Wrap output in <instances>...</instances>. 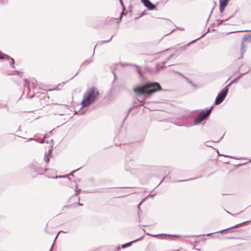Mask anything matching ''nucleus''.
<instances>
[{
    "mask_svg": "<svg viewBox=\"0 0 251 251\" xmlns=\"http://www.w3.org/2000/svg\"><path fill=\"white\" fill-rule=\"evenodd\" d=\"M75 195H78V193H79V192L80 191V189H79L78 190L76 189V190H75Z\"/></svg>",
    "mask_w": 251,
    "mask_h": 251,
    "instance_id": "4be33fe9",
    "label": "nucleus"
},
{
    "mask_svg": "<svg viewBox=\"0 0 251 251\" xmlns=\"http://www.w3.org/2000/svg\"><path fill=\"white\" fill-rule=\"evenodd\" d=\"M203 36H204V35H203L201 36V37H200L199 38H197V39L193 40V41H192L191 42H190V43H189V44H187V45H189L191 43H192L194 42V41H195L196 40H198V39H200V38H201Z\"/></svg>",
    "mask_w": 251,
    "mask_h": 251,
    "instance_id": "5701e85b",
    "label": "nucleus"
},
{
    "mask_svg": "<svg viewBox=\"0 0 251 251\" xmlns=\"http://www.w3.org/2000/svg\"><path fill=\"white\" fill-rule=\"evenodd\" d=\"M201 235L196 236L197 237H200Z\"/></svg>",
    "mask_w": 251,
    "mask_h": 251,
    "instance_id": "bf43d9fd",
    "label": "nucleus"
},
{
    "mask_svg": "<svg viewBox=\"0 0 251 251\" xmlns=\"http://www.w3.org/2000/svg\"><path fill=\"white\" fill-rule=\"evenodd\" d=\"M44 139H42V140H41V141H40V143H44Z\"/></svg>",
    "mask_w": 251,
    "mask_h": 251,
    "instance_id": "f704fd0d",
    "label": "nucleus"
},
{
    "mask_svg": "<svg viewBox=\"0 0 251 251\" xmlns=\"http://www.w3.org/2000/svg\"><path fill=\"white\" fill-rule=\"evenodd\" d=\"M30 140H36V141H37V139H32V138H30Z\"/></svg>",
    "mask_w": 251,
    "mask_h": 251,
    "instance_id": "ea45409f",
    "label": "nucleus"
},
{
    "mask_svg": "<svg viewBox=\"0 0 251 251\" xmlns=\"http://www.w3.org/2000/svg\"><path fill=\"white\" fill-rule=\"evenodd\" d=\"M223 136H222L219 140H218V141H214V143H217V142H219V141H220V140L223 138Z\"/></svg>",
    "mask_w": 251,
    "mask_h": 251,
    "instance_id": "a878e982",
    "label": "nucleus"
},
{
    "mask_svg": "<svg viewBox=\"0 0 251 251\" xmlns=\"http://www.w3.org/2000/svg\"><path fill=\"white\" fill-rule=\"evenodd\" d=\"M212 234V233H208L207 234H206L207 236H209L210 235H211Z\"/></svg>",
    "mask_w": 251,
    "mask_h": 251,
    "instance_id": "4c0bfd02",
    "label": "nucleus"
},
{
    "mask_svg": "<svg viewBox=\"0 0 251 251\" xmlns=\"http://www.w3.org/2000/svg\"><path fill=\"white\" fill-rule=\"evenodd\" d=\"M229 0H219V10L220 13L222 14L226 6L227 5Z\"/></svg>",
    "mask_w": 251,
    "mask_h": 251,
    "instance_id": "6e6552de",
    "label": "nucleus"
},
{
    "mask_svg": "<svg viewBox=\"0 0 251 251\" xmlns=\"http://www.w3.org/2000/svg\"><path fill=\"white\" fill-rule=\"evenodd\" d=\"M127 115H126V118H125V119H124V121H125V119H126V118H127Z\"/></svg>",
    "mask_w": 251,
    "mask_h": 251,
    "instance_id": "de8ad7c7",
    "label": "nucleus"
},
{
    "mask_svg": "<svg viewBox=\"0 0 251 251\" xmlns=\"http://www.w3.org/2000/svg\"><path fill=\"white\" fill-rule=\"evenodd\" d=\"M243 224H244V222H243ZM239 224V225H240L242 224V223H241V224Z\"/></svg>",
    "mask_w": 251,
    "mask_h": 251,
    "instance_id": "6e6d98bb",
    "label": "nucleus"
},
{
    "mask_svg": "<svg viewBox=\"0 0 251 251\" xmlns=\"http://www.w3.org/2000/svg\"><path fill=\"white\" fill-rule=\"evenodd\" d=\"M78 204L79 205H80V206H82V205H83V204H82V203H78Z\"/></svg>",
    "mask_w": 251,
    "mask_h": 251,
    "instance_id": "a19ab883",
    "label": "nucleus"
},
{
    "mask_svg": "<svg viewBox=\"0 0 251 251\" xmlns=\"http://www.w3.org/2000/svg\"><path fill=\"white\" fill-rule=\"evenodd\" d=\"M232 17H233V16H231L228 19H227L225 20H217L216 21L218 22L217 26H219V25H222L224 22H225V21H228L229 19H231Z\"/></svg>",
    "mask_w": 251,
    "mask_h": 251,
    "instance_id": "ddd939ff",
    "label": "nucleus"
},
{
    "mask_svg": "<svg viewBox=\"0 0 251 251\" xmlns=\"http://www.w3.org/2000/svg\"><path fill=\"white\" fill-rule=\"evenodd\" d=\"M75 187H76V188H77V185L76 184H75Z\"/></svg>",
    "mask_w": 251,
    "mask_h": 251,
    "instance_id": "864d4df0",
    "label": "nucleus"
},
{
    "mask_svg": "<svg viewBox=\"0 0 251 251\" xmlns=\"http://www.w3.org/2000/svg\"><path fill=\"white\" fill-rule=\"evenodd\" d=\"M127 115H126V118H125V119H124V121H125V119H126V118H127Z\"/></svg>",
    "mask_w": 251,
    "mask_h": 251,
    "instance_id": "a18cd8bd",
    "label": "nucleus"
},
{
    "mask_svg": "<svg viewBox=\"0 0 251 251\" xmlns=\"http://www.w3.org/2000/svg\"><path fill=\"white\" fill-rule=\"evenodd\" d=\"M99 45V44H97L96 45V46H95V48H94V49L93 55H94V53H95V49L97 45Z\"/></svg>",
    "mask_w": 251,
    "mask_h": 251,
    "instance_id": "7c9ffc66",
    "label": "nucleus"
},
{
    "mask_svg": "<svg viewBox=\"0 0 251 251\" xmlns=\"http://www.w3.org/2000/svg\"><path fill=\"white\" fill-rule=\"evenodd\" d=\"M113 75H114L115 76V77H116V74H115V72H113Z\"/></svg>",
    "mask_w": 251,
    "mask_h": 251,
    "instance_id": "79ce46f5",
    "label": "nucleus"
},
{
    "mask_svg": "<svg viewBox=\"0 0 251 251\" xmlns=\"http://www.w3.org/2000/svg\"><path fill=\"white\" fill-rule=\"evenodd\" d=\"M62 232L63 233H67L69 232L68 230H65V231H60L59 232Z\"/></svg>",
    "mask_w": 251,
    "mask_h": 251,
    "instance_id": "c85d7f7f",
    "label": "nucleus"
},
{
    "mask_svg": "<svg viewBox=\"0 0 251 251\" xmlns=\"http://www.w3.org/2000/svg\"><path fill=\"white\" fill-rule=\"evenodd\" d=\"M51 152H52V149L51 148L50 150H49L48 153H47V155H49L50 156V154L51 153Z\"/></svg>",
    "mask_w": 251,
    "mask_h": 251,
    "instance_id": "412c9836",
    "label": "nucleus"
},
{
    "mask_svg": "<svg viewBox=\"0 0 251 251\" xmlns=\"http://www.w3.org/2000/svg\"><path fill=\"white\" fill-rule=\"evenodd\" d=\"M58 235H59V233H57V235H56V236L55 239L57 238V237L58 236Z\"/></svg>",
    "mask_w": 251,
    "mask_h": 251,
    "instance_id": "8fccbe9b",
    "label": "nucleus"
},
{
    "mask_svg": "<svg viewBox=\"0 0 251 251\" xmlns=\"http://www.w3.org/2000/svg\"><path fill=\"white\" fill-rule=\"evenodd\" d=\"M46 175L49 177L50 178H62V177H66L69 178L66 176H57L55 175V172L53 170L47 169V171H46Z\"/></svg>",
    "mask_w": 251,
    "mask_h": 251,
    "instance_id": "0eeeda50",
    "label": "nucleus"
},
{
    "mask_svg": "<svg viewBox=\"0 0 251 251\" xmlns=\"http://www.w3.org/2000/svg\"><path fill=\"white\" fill-rule=\"evenodd\" d=\"M24 81H25V82H28V81H27V79L26 78L24 79Z\"/></svg>",
    "mask_w": 251,
    "mask_h": 251,
    "instance_id": "c9c22d12",
    "label": "nucleus"
},
{
    "mask_svg": "<svg viewBox=\"0 0 251 251\" xmlns=\"http://www.w3.org/2000/svg\"><path fill=\"white\" fill-rule=\"evenodd\" d=\"M93 61V60L91 59H89L88 60H86L84 64H85L86 65H88V64L90 63L91 62H92Z\"/></svg>",
    "mask_w": 251,
    "mask_h": 251,
    "instance_id": "6ab92c4d",
    "label": "nucleus"
},
{
    "mask_svg": "<svg viewBox=\"0 0 251 251\" xmlns=\"http://www.w3.org/2000/svg\"><path fill=\"white\" fill-rule=\"evenodd\" d=\"M58 235H59V233H57V235H56V236L55 239L57 238V237L58 236Z\"/></svg>",
    "mask_w": 251,
    "mask_h": 251,
    "instance_id": "09e8293b",
    "label": "nucleus"
},
{
    "mask_svg": "<svg viewBox=\"0 0 251 251\" xmlns=\"http://www.w3.org/2000/svg\"><path fill=\"white\" fill-rule=\"evenodd\" d=\"M174 31V30L171 31V32H170L171 33H172Z\"/></svg>",
    "mask_w": 251,
    "mask_h": 251,
    "instance_id": "4d7b16f0",
    "label": "nucleus"
},
{
    "mask_svg": "<svg viewBox=\"0 0 251 251\" xmlns=\"http://www.w3.org/2000/svg\"><path fill=\"white\" fill-rule=\"evenodd\" d=\"M248 38H249V37H250V38H251V34L250 36H248Z\"/></svg>",
    "mask_w": 251,
    "mask_h": 251,
    "instance_id": "37998d69",
    "label": "nucleus"
},
{
    "mask_svg": "<svg viewBox=\"0 0 251 251\" xmlns=\"http://www.w3.org/2000/svg\"><path fill=\"white\" fill-rule=\"evenodd\" d=\"M78 170V169H77V170H76L74 171L73 172H72V173H71L70 175L73 176V173H75V172H76Z\"/></svg>",
    "mask_w": 251,
    "mask_h": 251,
    "instance_id": "cd10ccee",
    "label": "nucleus"
},
{
    "mask_svg": "<svg viewBox=\"0 0 251 251\" xmlns=\"http://www.w3.org/2000/svg\"><path fill=\"white\" fill-rule=\"evenodd\" d=\"M120 2H121V4H122V5L123 6V12L121 13V17H120V20L121 21V20H122V16H123V15H126V14L124 13V10H125V6H124V3H123V1H122V0H120Z\"/></svg>",
    "mask_w": 251,
    "mask_h": 251,
    "instance_id": "f3484780",
    "label": "nucleus"
},
{
    "mask_svg": "<svg viewBox=\"0 0 251 251\" xmlns=\"http://www.w3.org/2000/svg\"><path fill=\"white\" fill-rule=\"evenodd\" d=\"M142 202H141L140 203H139V204H138V206H139L140 205V204H141Z\"/></svg>",
    "mask_w": 251,
    "mask_h": 251,
    "instance_id": "603ef678",
    "label": "nucleus"
},
{
    "mask_svg": "<svg viewBox=\"0 0 251 251\" xmlns=\"http://www.w3.org/2000/svg\"><path fill=\"white\" fill-rule=\"evenodd\" d=\"M114 35H112L111 38L108 40H105V41H100V45H101L102 44H104V43H107L108 42H109L110 41H111V40L112 39V38L113 37Z\"/></svg>",
    "mask_w": 251,
    "mask_h": 251,
    "instance_id": "a211bd4d",
    "label": "nucleus"
},
{
    "mask_svg": "<svg viewBox=\"0 0 251 251\" xmlns=\"http://www.w3.org/2000/svg\"><path fill=\"white\" fill-rule=\"evenodd\" d=\"M248 72H246L245 73L240 75L237 77L236 79H235V80H233L229 84H228L226 87H225L221 91V92L217 95L216 99L215 100V104L217 105L221 103L224 101V99H225L227 94L228 91V87L230 86L232 83L234 82L235 80L240 78L242 75H243L244 74H246Z\"/></svg>",
    "mask_w": 251,
    "mask_h": 251,
    "instance_id": "7ed1b4c3",
    "label": "nucleus"
},
{
    "mask_svg": "<svg viewBox=\"0 0 251 251\" xmlns=\"http://www.w3.org/2000/svg\"><path fill=\"white\" fill-rule=\"evenodd\" d=\"M161 90V87L160 84L154 82H148L141 87L134 88L133 91L138 97L136 100L140 102L139 104H137L135 101V104H137V106H143L146 99L149 98L154 93Z\"/></svg>",
    "mask_w": 251,
    "mask_h": 251,
    "instance_id": "f257e3e1",
    "label": "nucleus"
},
{
    "mask_svg": "<svg viewBox=\"0 0 251 251\" xmlns=\"http://www.w3.org/2000/svg\"><path fill=\"white\" fill-rule=\"evenodd\" d=\"M142 238V237H141V238H140L139 239H137L136 240H133L132 242H128L127 243L123 244V245H122V248L125 249L126 248L130 246L133 242L137 241L140 240Z\"/></svg>",
    "mask_w": 251,
    "mask_h": 251,
    "instance_id": "9b49d317",
    "label": "nucleus"
},
{
    "mask_svg": "<svg viewBox=\"0 0 251 251\" xmlns=\"http://www.w3.org/2000/svg\"><path fill=\"white\" fill-rule=\"evenodd\" d=\"M127 115H126V118H125V119H124V121H125V119H126V118H127Z\"/></svg>",
    "mask_w": 251,
    "mask_h": 251,
    "instance_id": "49530a36",
    "label": "nucleus"
},
{
    "mask_svg": "<svg viewBox=\"0 0 251 251\" xmlns=\"http://www.w3.org/2000/svg\"><path fill=\"white\" fill-rule=\"evenodd\" d=\"M241 32H251V30H242Z\"/></svg>",
    "mask_w": 251,
    "mask_h": 251,
    "instance_id": "bb28decb",
    "label": "nucleus"
},
{
    "mask_svg": "<svg viewBox=\"0 0 251 251\" xmlns=\"http://www.w3.org/2000/svg\"><path fill=\"white\" fill-rule=\"evenodd\" d=\"M130 66H133L136 68V71L138 73V74L140 75L141 77H143V74L140 70V67L136 64H128Z\"/></svg>",
    "mask_w": 251,
    "mask_h": 251,
    "instance_id": "f8f14e48",
    "label": "nucleus"
},
{
    "mask_svg": "<svg viewBox=\"0 0 251 251\" xmlns=\"http://www.w3.org/2000/svg\"><path fill=\"white\" fill-rule=\"evenodd\" d=\"M208 143H209V142H206V145L207 146H208V147H211V146L210 145V144H207Z\"/></svg>",
    "mask_w": 251,
    "mask_h": 251,
    "instance_id": "473e14b6",
    "label": "nucleus"
},
{
    "mask_svg": "<svg viewBox=\"0 0 251 251\" xmlns=\"http://www.w3.org/2000/svg\"><path fill=\"white\" fill-rule=\"evenodd\" d=\"M145 7L148 8L149 10H152L156 8L154 4L152 3L150 0H141Z\"/></svg>",
    "mask_w": 251,
    "mask_h": 251,
    "instance_id": "1a4fd4ad",
    "label": "nucleus"
},
{
    "mask_svg": "<svg viewBox=\"0 0 251 251\" xmlns=\"http://www.w3.org/2000/svg\"><path fill=\"white\" fill-rule=\"evenodd\" d=\"M212 108L213 106H211L210 108L207 109L206 111H202L201 112L195 119L194 121V124L195 125L200 124L202 121L208 117L211 113Z\"/></svg>",
    "mask_w": 251,
    "mask_h": 251,
    "instance_id": "20e7f679",
    "label": "nucleus"
},
{
    "mask_svg": "<svg viewBox=\"0 0 251 251\" xmlns=\"http://www.w3.org/2000/svg\"><path fill=\"white\" fill-rule=\"evenodd\" d=\"M208 143H209V142H206V145L207 146H208V147H211V146L210 145V144H207Z\"/></svg>",
    "mask_w": 251,
    "mask_h": 251,
    "instance_id": "72a5a7b5",
    "label": "nucleus"
},
{
    "mask_svg": "<svg viewBox=\"0 0 251 251\" xmlns=\"http://www.w3.org/2000/svg\"><path fill=\"white\" fill-rule=\"evenodd\" d=\"M99 96V92L96 88L92 87L88 89L83 95L82 107L89 106L98 99Z\"/></svg>",
    "mask_w": 251,
    "mask_h": 251,
    "instance_id": "f03ea898",
    "label": "nucleus"
},
{
    "mask_svg": "<svg viewBox=\"0 0 251 251\" xmlns=\"http://www.w3.org/2000/svg\"><path fill=\"white\" fill-rule=\"evenodd\" d=\"M174 56V54L170 55L169 57H168L165 61H163L161 62V64L162 65L160 66V67L162 68L164 67V65L166 63V62L168 61L169 59H170L173 56Z\"/></svg>",
    "mask_w": 251,
    "mask_h": 251,
    "instance_id": "4468645a",
    "label": "nucleus"
},
{
    "mask_svg": "<svg viewBox=\"0 0 251 251\" xmlns=\"http://www.w3.org/2000/svg\"><path fill=\"white\" fill-rule=\"evenodd\" d=\"M213 10V9H212V10H211V12L210 15H211V13H212Z\"/></svg>",
    "mask_w": 251,
    "mask_h": 251,
    "instance_id": "3c124183",
    "label": "nucleus"
},
{
    "mask_svg": "<svg viewBox=\"0 0 251 251\" xmlns=\"http://www.w3.org/2000/svg\"><path fill=\"white\" fill-rule=\"evenodd\" d=\"M29 85H28V86H27V91H28V90H29Z\"/></svg>",
    "mask_w": 251,
    "mask_h": 251,
    "instance_id": "c03bdc74",
    "label": "nucleus"
},
{
    "mask_svg": "<svg viewBox=\"0 0 251 251\" xmlns=\"http://www.w3.org/2000/svg\"><path fill=\"white\" fill-rule=\"evenodd\" d=\"M30 169L31 173H36L37 175L43 174L46 171H47V169L41 167L40 165L37 162L32 165Z\"/></svg>",
    "mask_w": 251,
    "mask_h": 251,
    "instance_id": "39448f33",
    "label": "nucleus"
},
{
    "mask_svg": "<svg viewBox=\"0 0 251 251\" xmlns=\"http://www.w3.org/2000/svg\"><path fill=\"white\" fill-rule=\"evenodd\" d=\"M189 179H188V180H179L178 181L179 182H182V181H187V180H189Z\"/></svg>",
    "mask_w": 251,
    "mask_h": 251,
    "instance_id": "e433bc0d",
    "label": "nucleus"
},
{
    "mask_svg": "<svg viewBox=\"0 0 251 251\" xmlns=\"http://www.w3.org/2000/svg\"><path fill=\"white\" fill-rule=\"evenodd\" d=\"M185 78L190 84H191L192 86H194V85L193 84L191 80H188V79L187 78Z\"/></svg>",
    "mask_w": 251,
    "mask_h": 251,
    "instance_id": "b1692460",
    "label": "nucleus"
},
{
    "mask_svg": "<svg viewBox=\"0 0 251 251\" xmlns=\"http://www.w3.org/2000/svg\"><path fill=\"white\" fill-rule=\"evenodd\" d=\"M11 60V62H10V65L12 66V65H13L14 63V59L13 58H10Z\"/></svg>",
    "mask_w": 251,
    "mask_h": 251,
    "instance_id": "393cba45",
    "label": "nucleus"
},
{
    "mask_svg": "<svg viewBox=\"0 0 251 251\" xmlns=\"http://www.w3.org/2000/svg\"><path fill=\"white\" fill-rule=\"evenodd\" d=\"M180 29L181 30H183V29H182V28H180Z\"/></svg>",
    "mask_w": 251,
    "mask_h": 251,
    "instance_id": "13d9d810",
    "label": "nucleus"
},
{
    "mask_svg": "<svg viewBox=\"0 0 251 251\" xmlns=\"http://www.w3.org/2000/svg\"><path fill=\"white\" fill-rule=\"evenodd\" d=\"M44 160L47 164L50 162V157L49 155H47V152H46L45 154Z\"/></svg>",
    "mask_w": 251,
    "mask_h": 251,
    "instance_id": "dca6fc26",
    "label": "nucleus"
},
{
    "mask_svg": "<svg viewBox=\"0 0 251 251\" xmlns=\"http://www.w3.org/2000/svg\"><path fill=\"white\" fill-rule=\"evenodd\" d=\"M157 235H152L151 236H152V237H156V236H157Z\"/></svg>",
    "mask_w": 251,
    "mask_h": 251,
    "instance_id": "58836bf2",
    "label": "nucleus"
},
{
    "mask_svg": "<svg viewBox=\"0 0 251 251\" xmlns=\"http://www.w3.org/2000/svg\"><path fill=\"white\" fill-rule=\"evenodd\" d=\"M174 236H178V235H175Z\"/></svg>",
    "mask_w": 251,
    "mask_h": 251,
    "instance_id": "5fc2aeb1",
    "label": "nucleus"
},
{
    "mask_svg": "<svg viewBox=\"0 0 251 251\" xmlns=\"http://www.w3.org/2000/svg\"><path fill=\"white\" fill-rule=\"evenodd\" d=\"M51 249H52V248H50V251H51Z\"/></svg>",
    "mask_w": 251,
    "mask_h": 251,
    "instance_id": "052dcab7",
    "label": "nucleus"
},
{
    "mask_svg": "<svg viewBox=\"0 0 251 251\" xmlns=\"http://www.w3.org/2000/svg\"><path fill=\"white\" fill-rule=\"evenodd\" d=\"M135 106H133L131 107H130L128 110H127V116H128V115L129 114V113H130V112L132 110V109Z\"/></svg>",
    "mask_w": 251,
    "mask_h": 251,
    "instance_id": "aec40b11",
    "label": "nucleus"
},
{
    "mask_svg": "<svg viewBox=\"0 0 251 251\" xmlns=\"http://www.w3.org/2000/svg\"><path fill=\"white\" fill-rule=\"evenodd\" d=\"M27 96L29 98L36 97L38 98L40 101L44 100L45 102L47 101L49 99V97L46 92H39L31 96H29L28 94H27Z\"/></svg>",
    "mask_w": 251,
    "mask_h": 251,
    "instance_id": "423d86ee",
    "label": "nucleus"
},
{
    "mask_svg": "<svg viewBox=\"0 0 251 251\" xmlns=\"http://www.w3.org/2000/svg\"><path fill=\"white\" fill-rule=\"evenodd\" d=\"M239 226V224H237L234 226H232L231 227H228L227 228H226V229H223L222 230H221L220 231H219V232H220L221 233H223L226 230H228V229H232V228H233L234 227H238V226ZM217 232H216L215 233H217Z\"/></svg>",
    "mask_w": 251,
    "mask_h": 251,
    "instance_id": "2eb2a0df",
    "label": "nucleus"
},
{
    "mask_svg": "<svg viewBox=\"0 0 251 251\" xmlns=\"http://www.w3.org/2000/svg\"><path fill=\"white\" fill-rule=\"evenodd\" d=\"M62 232L63 233H67L69 232L68 230H65V231H60L59 232Z\"/></svg>",
    "mask_w": 251,
    "mask_h": 251,
    "instance_id": "c756f323",
    "label": "nucleus"
},
{
    "mask_svg": "<svg viewBox=\"0 0 251 251\" xmlns=\"http://www.w3.org/2000/svg\"><path fill=\"white\" fill-rule=\"evenodd\" d=\"M4 57L2 56V55L0 53V59H4Z\"/></svg>",
    "mask_w": 251,
    "mask_h": 251,
    "instance_id": "2f4dec72",
    "label": "nucleus"
},
{
    "mask_svg": "<svg viewBox=\"0 0 251 251\" xmlns=\"http://www.w3.org/2000/svg\"><path fill=\"white\" fill-rule=\"evenodd\" d=\"M248 39V35L245 34L242 39V43L241 44V57H243V54L246 51V46L244 44L245 42H246Z\"/></svg>",
    "mask_w": 251,
    "mask_h": 251,
    "instance_id": "9d476101",
    "label": "nucleus"
}]
</instances>
